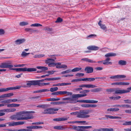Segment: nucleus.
Instances as JSON below:
<instances>
[{
    "instance_id": "nucleus-64",
    "label": "nucleus",
    "mask_w": 131,
    "mask_h": 131,
    "mask_svg": "<svg viewBox=\"0 0 131 131\" xmlns=\"http://www.w3.org/2000/svg\"><path fill=\"white\" fill-rule=\"evenodd\" d=\"M125 112L126 113L131 114V110H124Z\"/></svg>"
},
{
    "instance_id": "nucleus-52",
    "label": "nucleus",
    "mask_w": 131,
    "mask_h": 131,
    "mask_svg": "<svg viewBox=\"0 0 131 131\" xmlns=\"http://www.w3.org/2000/svg\"><path fill=\"white\" fill-rule=\"evenodd\" d=\"M49 84V83H39V84H38L39 85V86H43V85H48Z\"/></svg>"
},
{
    "instance_id": "nucleus-22",
    "label": "nucleus",
    "mask_w": 131,
    "mask_h": 131,
    "mask_svg": "<svg viewBox=\"0 0 131 131\" xmlns=\"http://www.w3.org/2000/svg\"><path fill=\"white\" fill-rule=\"evenodd\" d=\"M59 109L57 108H49V114H54V111H58Z\"/></svg>"
},
{
    "instance_id": "nucleus-15",
    "label": "nucleus",
    "mask_w": 131,
    "mask_h": 131,
    "mask_svg": "<svg viewBox=\"0 0 131 131\" xmlns=\"http://www.w3.org/2000/svg\"><path fill=\"white\" fill-rule=\"evenodd\" d=\"M69 117H63L59 118H55L53 120V121H65L67 120Z\"/></svg>"
},
{
    "instance_id": "nucleus-7",
    "label": "nucleus",
    "mask_w": 131,
    "mask_h": 131,
    "mask_svg": "<svg viewBox=\"0 0 131 131\" xmlns=\"http://www.w3.org/2000/svg\"><path fill=\"white\" fill-rule=\"evenodd\" d=\"M13 66L6 62L2 63L0 64V68H9V69L13 67Z\"/></svg>"
},
{
    "instance_id": "nucleus-11",
    "label": "nucleus",
    "mask_w": 131,
    "mask_h": 131,
    "mask_svg": "<svg viewBox=\"0 0 131 131\" xmlns=\"http://www.w3.org/2000/svg\"><path fill=\"white\" fill-rule=\"evenodd\" d=\"M39 84L38 81H29L26 84L27 85L30 86L31 85H35Z\"/></svg>"
},
{
    "instance_id": "nucleus-14",
    "label": "nucleus",
    "mask_w": 131,
    "mask_h": 131,
    "mask_svg": "<svg viewBox=\"0 0 131 131\" xmlns=\"http://www.w3.org/2000/svg\"><path fill=\"white\" fill-rule=\"evenodd\" d=\"M87 49L89 50L96 51L98 50L99 48L95 46H90L88 47Z\"/></svg>"
},
{
    "instance_id": "nucleus-32",
    "label": "nucleus",
    "mask_w": 131,
    "mask_h": 131,
    "mask_svg": "<svg viewBox=\"0 0 131 131\" xmlns=\"http://www.w3.org/2000/svg\"><path fill=\"white\" fill-rule=\"evenodd\" d=\"M28 22L25 21H22L19 23V25L20 26H25L28 25Z\"/></svg>"
},
{
    "instance_id": "nucleus-9",
    "label": "nucleus",
    "mask_w": 131,
    "mask_h": 131,
    "mask_svg": "<svg viewBox=\"0 0 131 131\" xmlns=\"http://www.w3.org/2000/svg\"><path fill=\"white\" fill-rule=\"evenodd\" d=\"M10 118L13 120H17V121L21 120L22 119H24V118H20L19 117L18 113H17L16 115H14L10 116Z\"/></svg>"
},
{
    "instance_id": "nucleus-55",
    "label": "nucleus",
    "mask_w": 131,
    "mask_h": 131,
    "mask_svg": "<svg viewBox=\"0 0 131 131\" xmlns=\"http://www.w3.org/2000/svg\"><path fill=\"white\" fill-rule=\"evenodd\" d=\"M71 83H60V86L66 85L71 84Z\"/></svg>"
},
{
    "instance_id": "nucleus-18",
    "label": "nucleus",
    "mask_w": 131,
    "mask_h": 131,
    "mask_svg": "<svg viewBox=\"0 0 131 131\" xmlns=\"http://www.w3.org/2000/svg\"><path fill=\"white\" fill-rule=\"evenodd\" d=\"M21 86H17L14 87H11L10 88H6V92L7 91L9 90H13L19 89H20Z\"/></svg>"
},
{
    "instance_id": "nucleus-63",
    "label": "nucleus",
    "mask_w": 131,
    "mask_h": 131,
    "mask_svg": "<svg viewBox=\"0 0 131 131\" xmlns=\"http://www.w3.org/2000/svg\"><path fill=\"white\" fill-rule=\"evenodd\" d=\"M6 124L8 125V126L10 127L13 126V122H9L6 123Z\"/></svg>"
},
{
    "instance_id": "nucleus-24",
    "label": "nucleus",
    "mask_w": 131,
    "mask_h": 131,
    "mask_svg": "<svg viewBox=\"0 0 131 131\" xmlns=\"http://www.w3.org/2000/svg\"><path fill=\"white\" fill-rule=\"evenodd\" d=\"M101 22L102 21L101 20H100L98 23L99 25L100 26L101 28L103 30H105L106 29V27L105 26V25L102 24L101 23Z\"/></svg>"
},
{
    "instance_id": "nucleus-53",
    "label": "nucleus",
    "mask_w": 131,
    "mask_h": 131,
    "mask_svg": "<svg viewBox=\"0 0 131 131\" xmlns=\"http://www.w3.org/2000/svg\"><path fill=\"white\" fill-rule=\"evenodd\" d=\"M44 30H47L49 31H52V28L46 27L44 28Z\"/></svg>"
},
{
    "instance_id": "nucleus-21",
    "label": "nucleus",
    "mask_w": 131,
    "mask_h": 131,
    "mask_svg": "<svg viewBox=\"0 0 131 131\" xmlns=\"http://www.w3.org/2000/svg\"><path fill=\"white\" fill-rule=\"evenodd\" d=\"M105 116L107 118V119L108 118H110L111 119H121V117L117 116H110L109 115H105Z\"/></svg>"
},
{
    "instance_id": "nucleus-39",
    "label": "nucleus",
    "mask_w": 131,
    "mask_h": 131,
    "mask_svg": "<svg viewBox=\"0 0 131 131\" xmlns=\"http://www.w3.org/2000/svg\"><path fill=\"white\" fill-rule=\"evenodd\" d=\"M120 107L129 108H131V106L128 104H123L121 105Z\"/></svg>"
},
{
    "instance_id": "nucleus-16",
    "label": "nucleus",
    "mask_w": 131,
    "mask_h": 131,
    "mask_svg": "<svg viewBox=\"0 0 131 131\" xmlns=\"http://www.w3.org/2000/svg\"><path fill=\"white\" fill-rule=\"evenodd\" d=\"M25 123V121H23L17 122H13V126L22 125L24 124Z\"/></svg>"
},
{
    "instance_id": "nucleus-36",
    "label": "nucleus",
    "mask_w": 131,
    "mask_h": 131,
    "mask_svg": "<svg viewBox=\"0 0 131 131\" xmlns=\"http://www.w3.org/2000/svg\"><path fill=\"white\" fill-rule=\"evenodd\" d=\"M45 56L44 54H39L35 55L34 56V58H40L43 57Z\"/></svg>"
},
{
    "instance_id": "nucleus-1",
    "label": "nucleus",
    "mask_w": 131,
    "mask_h": 131,
    "mask_svg": "<svg viewBox=\"0 0 131 131\" xmlns=\"http://www.w3.org/2000/svg\"><path fill=\"white\" fill-rule=\"evenodd\" d=\"M92 110H83L80 111L77 116V117L81 118H87L90 117V115L88 114L91 112Z\"/></svg>"
},
{
    "instance_id": "nucleus-33",
    "label": "nucleus",
    "mask_w": 131,
    "mask_h": 131,
    "mask_svg": "<svg viewBox=\"0 0 131 131\" xmlns=\"http://www.w3.org/2000/svg\"><path fill=\"white\" fill-rule=\"evenodd\" d=\"M119 110V109L118 108H110L107 109L108 111H118Z\"/></svg>"
},
{
    "instance_id": "nucleus-54",
    "label": "nucleus",
    "mask_w": 131,
    "mask_h": 131,
    "mask_svg": "<svg viewBox=\"0 0 131 131\" xmlns=\"http://www.w3.org/2000/svg\"><path fill=\"white\" fill-rule=\"evenodd\" d=\"M49 91V90L47 89H44L40 90V93L48 92Z\"/></svg>"
},
{
    "instance_id": "nucleus-62",
    "label": "nucleus",
    "mask_w": 131,
    "mask_h": 131,
    "mask_svg": "<svg viewBox=\"0 0 131 131\" xmlns=\"http://www.w3.org/2000/svg\"><path fill=\"white\" fill-rule=\"evenodd\" d=\"M96 35L94 34H91L88 36L87 37H89L90 38H93L95 37H96Z\"/></svg>"
},
{
    "instance_id": "nucleus-30",
    "label": "nucleus",
    "mask_w": 131,
    "mask_h": 131,
    "mask_svg": "<svg viewBox=\"0 0 131 131\" xmlns=\"http://www.w3.org/2000/svg\"><path fill=\"white\" fill-rule=\"evenodd\" d=\"M16 110L14 108H10L5 109V110L6 112L9 113L13 112L15 111Z\"/></svg>"
},
{
    "instance_id": "nucleus-58",
    "label": "nucleus",
    "mask_w": 131,
    "mask_h": 131,
    "mask_svg": "<svg viewBox=\"0 0 131 131\" xmlns=\"http://www.w3.org/2000/svg\"><path fill=\"white\" fill-rule=\"evenodd\" d=\"M41 97V96H38L35 97H33L32 98V99L34 100L35 101H36V100L37 99H39L40 97Z\"/></svg>"
},
{
    "instance_id": "nucleus-29",
    "label": "nucleus",
    "mask_w": 131,
    "mask_h": 131,
    "mask_svg": "<svg viewBox=\"0 0 131 131\" xmlns=\"http://www.w3.org/2000/svg\"><path fill=\"white\" fill-rule=\"evenodd\" d=\"M118 64L121 66H124L126 64V62L125 61L121 60L119 61Z\"/></svg>"
},
{
    "instance_id": "nucleus-44",
    "label": "nucleus",
    "mask_w": 131,
    "mask_h": 131,
    "mask_svg": "<svg viewBox=\"0 0 131 131\" xmlns=\"http://www.w3.org/2000/svg\"><path fill=\"white\" fill-rule=\"evenodd\" d=\"M103 64L104 65H107L109 64H112V62H109L107 61H103Z\"/></svg>"
},
{
    "instance_id": "nucleus-3",
    "label": "nucleus",
    "mask_w": 131,
    "mask_h": 131,
    "mask_svg": "<svg viewBox=\"0 0 131 131\" xmlns=\"http://www.w3.org/2000/svg\"><path fill=\"white\" fill-rule=\"evenodd\" d=\"M91 126H73L71 128V129H73L77 131H89L88 130L86 129L90 128H92Z\"/></svg>"
},
{
    "instance_id": "nucleus-40",
    "label": "nucleus",
    "mask_w": 131,
    "mask_h": 131,
    "mask_svg": "<svg viewBox=\"0 0 131 131\" xmlns=\"http://www.w3.org/2000/svg\"><path fill=\"white\" fill-rule=\"evenodd\" d=\"M31 27H39L42 26V25L39 23H35L31 24L30 25Z\"/></svg>"
},
{
    "instance_id": "nucleus-37",
    "label": "nucleus",
    "mask_w": 131,
    "mask_h": 131,
    "mask_svg": "<svg viewBox=\"0 0 131 131\" xmlns=\"http://www.w3.org/2000/svg\"><path fill=\"white\" fill-rule=\"evenodd\" d=\"M97 86L94 85H92L91 84H86L85 87L87 88H94L95 87H96Z\"/></svg>"
},
{
    "instance_id": "nucleus-23",
    "label": "nucleus",
    "mask_w": 131,
    "mask_h": 131,
    "mask_svg": "<svg viewBox=\"0 0 131 131\" xmlns=\"http://www.w3.org/2000/svg\"><path fill=\"white\" fill-rule=\"evenodd\" d=\"M116 55V54L115 53L112 52H110L106 54L105 55V57H110L114 56Z\"/></svg>"
},
{
    "instance_id": "nucleus-43",
    "label": "nucleus",
    "mask_w": 131,
    "mask_h": 131,
    "mask_svg": "<svg viewBox=\"0 0 131 131\" xmlns=\"http://www.w3.org/2000/svg\"><path fill=\"white\" fill-rule=\"evenodd\" d=\"M42 113L44 114H49V108L45 110Z\"/></svg>"
},
{
    "instance_id": "nucleus-48",
    "label": "nucleus",
    "mask_w": 131,
    "mask_h": 131,
    "mask_svg": "<svg viewBox=\"0 0 131 131\" xmlns=\"http://www.w3.org/2000/svg\"><path fill=\"white\" fill-rule=\"evenodd\" d=\"M71 72V70L70 69H69L67 70L66 71H63L61 72L62 74H64L67 73H69Z\"/></svg>"
},
{
    "instance_id": "nucleus-25",
    "label": "nucleus",
    "mask_w": 131,
    "mask_h": 131,
    "mask_svg": "<svg viewBox=\"0 0 131 131\" xmlns=\"http://www.w3.org/2000/svg\"><path fill=\"white\" fill-rule=\"evenodd\" d=\"M54 59H47L45 61V63H51L52 62L55 61V60L56 59V58H55Z\"/></svg>"
},
{
    "instance_id": "nucleus-41",
    "label": "nucleus",
    "mask_w": 131,
    "mask_h": 131,
    "mask_svg": "<svg viewBox=\"0 0 131 131\" xmlns=\"http://www.w3.org/2000/svg\"><path fill=\"white\" fill-rule=\"evenodd\" d=\"M90 104H84L81 105V106L85 108H90Z\"/></svg>"
},
{
    "instance_id": "nucleus-20",
    "label": "nucleus",
    "mask_w": 131,
    "mask_h": 131,
    "mask_svg": "<svg viewBox=\"0 0 131 131\" xmlns=\"http://www.w3.org/2000/svg\"><path fill=\"white\" fill-rule=\"evenodd\" d=\"M53 128L54 129L58 130H63L65 129V128L64 127V126L62 125H57L54 126L53 127Z\"/></svg>"
},
{
    "instance_id": "nucleus-31",
    "label": "nucleus",
    "mask_w": 131,
    "mask_h": 131,
    "mask_svg": "<svg viewBox=\"0 0 131 131\" xmlns=\"http://www.w3.org/2000/svg\"><path fill=\"white\" fill-rule=\"evenodd\" d=\"M102 88H98L92 90L91 91L93 92H96L102 91Z\"/></svg>"
},
{
    "instance_id": "nucleus-28",
    "label": "nucleus",
    "mask_w": 131,
    "mask_h": 131,
    "mask_svg": "<svg viewBox=\"0 0 131 131\" xmlns=\"http://www.w3.org/2000/svg\"><path fill=\"white\" fill-rule=\"evenodd\" d=\"M60 79V78L59 77L55 78H46L45 79V80L48 81H55L57 80H59Z\"/></svg>"
},
{
    "instance_id": "nucleus-10",
    "label": "nucleus",
    "mask_w": 131,
    "mask_h": 131,
    "mask_svg": "<svg viewBox=\"0 0 131 131\" xmlns=\"http://www.w3.org/2000/svg\"><path fill=\"white\" fill-rule=\"evenodd\" d=\"M115 89V94H122L127 93L126 90H120L119 88Z\"/></svg>"
},
{
    "instance_id": "nucleus-4",
    "label": "nucleus",
    "mask_w": 131,
    "mask_h": 131,
    "mask_svg": "<svg viewBox=\"0 0 131 131\" xmlns=\"http://www.w3.org/2000/svg\"><path fill=\"white\" fill-rule=\"evenodd\" d=\"M10 70H15L17 72H31L35 71L36 70V69L35 68H11Z\"/></svg>"
},
{
    "instance_id": "nucleus-46",
    "label": "nucleus",
    "mask_w": 131,
    "mask_h": 131,
    "mask_svg": "<svg viewBox=\"0 0 131 131\" xmlns=\"http://www.w3.org/2000/svg\"><path fill=\"white\" fill-rule=\"evenodd\" d=\"M106 91L108 92H114L115 91V89H114L110 88V89H107L106 90Z\"/></svg>"
},
{
    "instance_id": "nucleus-47",
    "label": "nucleus",
    "mask_w": 131,
    "mask_h": 131,
    "mask_svg": "<svg viewBox=\"0 0 131 131\" xmlns=\"http://www.w3.org/2000/svg\"><path fill=\"white\" fill-rule=\"evenodd\" d=\"M29 53H26L25 51H23L21 53V56L23 57H25L27 56L29 54Z\"/></svg>"
},
{
    "instance_id": "nucleus-19",
    "label": "nucleus",
    "mask_w": 131,
    "mask_h": 131,
    "mask_svg": "<svg viewBox=\"0 0 131 131\" xmlns=\"http://www.w3.org/2000/svg\"><path fill=\"white\" fill-rule=\"evenodd\" d=\"M25 41V39H18L15 41V43L17 45H19L24 43Z\"/></svg>"
},
{
    "instance_id": "nucleus-6",
    "label": "nucleus",
    "mask_w": 131,
    "mask_h": 131,
    "mask_svg": "<svg viewBox=\"0 0 131 131\" xmlns=\"http://www.w3.org/2000/svg\"><path fill=\"white\" fill-rule=\"evenodd\" d=\"M126 76L124 75H117L110 77V78L111 79H114L115 81H118L120 79L125 78Z\"/></svg>"
},
{
    "instance_id": "nucleus-59",
    "label": "nucleus",
    "mask_w": 131,
    "mask_h": 131,
    "mask_svg": "<svg viewBox=\"0 0 131 131\" xmlns=\"http://www.w3.org/2000/svg\"><path fill=\"white\" fill-rule=\"evenodd\" d=\"M66 93V91H59V95H64Z\"/></svg>"
},
{
    "instance_id": "nucleus-49",
    "label": "nucleus",
    "mask_w": 131,
    "mask_h": 131,
    "mask_svg": "<svg viewBox=\"0 0 131 131\" xmlns=\"http://www.w3.org/2000/svg\"><path fill=\"white\" fill-rule=\"evenodd\" d=\"M129 84V83L128 82H121L120 85H128Z\"/></svg>"
},
{
    "instance_id": "nucleus-56",
    "label": "nucleus",
    "mask_w": 131,
    "mask_h": 131,
    "mask_svg": "<svg viewBox=\"0 0 131 131\" xmlns=\"http://www.w3.org/2000/svg\"><path fill=\"white\" fill-rule=\"evenodd\" d=\"M75 75L77 77L83 76L84 75V74L82 73H78L76 74Z\"/></svg>"
},
{
    "instance_id": "nucleus-17",
    "label": "nucleus",
    "mask_w": 131,
    "mask_h": 131,
    "mask_svg": "<svg viewBox=\"0 0 131 131\" xmlns=\"http://www.w3.org/2000/svg\"><path fill=\"white\" fill-rule=\"evenodd\" d=\"M87 95L86 94L84 93L82 94H78L73 95V98H79L84 96H86Z\"/></svg>"
},
{
    "instance_id": "nucleus-8",
    "label": "nucleus",
    "mask_w": 131,
    "mask_h": 131,
    "mask_svg": "<svg viewBox=\"0 0 131 131\" xmlns=\"http://www.w3.org/2000/svg\"><path fill=\"white\" fill-rule=\"evenodd\" d=\"M62 100L63 101H67L60 102V104H66L67 103H71V97L63 98Z\"/></svg>"
},
{
    "instance_id": "nucleus-26",
    "label": "nucleus",
    "mask_w": 131,
    "mask_h": 131,
    "mask_svg": "<svg viewBox=\"0 0 131 131\" xmlns=\"http://www.w3.org/2000/svg\"><path fill=\"white\" fill-rule=\"evenodd\" d=\"M25 30L26 32H36L37 31L36 30H34L33 29L29 28H26L25 29Z\"/></svg>"
},
{
    "instance_id": "nucleus-51",
    "label": "nucleus",
    "mask_w": 131,
    "mask_h": 131,
    "mask_svg": "<svg viewBox=\"0 0 131 131\" xmlns=\"http://www.w3.org/2000/svg\"><path fill=\"white\" fill-rule=\"evenodd\" d=\"M7 97H10L14 95V94L12 93H8L6 94Z\"/></svg>"
},
{
    "instance_id": "nucleus-38",
    "label": "nucleus",
    "mask_w": 131,
    "mask_h": 131,
    "mask_svg": "<svg viewBox=\"0 0 131 131\" xmlns=\"http://www.w3.org/2000/svg\"><path fill=\"white\" fill-rule=\"evenodd\" d=\"M58 90V88L57 87H55L54 88H51L49 91L52 92L56 91Z\"/></svg>"
},
{
    "instance_id": "nucleus-35",
    "label": "nucleus",
    "mask_w": 131,
    "mask_h": 131,
    "mask_svg": "<svg viewBox=\"0 0 131 131\" xmlns=\"http://www.w3.org/2000/svg\"><path fill=\"white\" fill-rule=\"evenodd\" d=\"M95 79H96L95 78H85V81H94Z\"/></svg>"
},
{
    "instance_id": "nucleus-42",
    "label": "nucleus",
    "mask_w": 131,
    "mask_h": 131,
    "mask_svg": "<svg viewBox=\"0 0 131 131\" xmlns=\"http://www.w3.org/2000/svg\"><path fill=\"white\" fill-rule=\"evenodd\" d=\"M124 125H131V121H126L125 123L123 124Z\"/></svg>"
},
{
    "instance_id": "nucleus-45",
    "label": "nucleus",
    "mask_w": 131,
    "mask_h": 131,
    "mask_svg": "<svg viewBox=\"0 0 131 131\" xmlns=\"http://www.w3.org/2000/svg\"><path fill=\"white\" fill-rule=\"evenodd\" d=\"M63 21V19L62 18L59 17L55 21L56 23H60L62 22Z\"/></svg>"
},
{
    "instance_id": "nucleus-50",
    "label": "nucleus",
    "mask_w": 131,
    "mask_h": 131,
    "mask_svg": "<svg viewBox=\"0 0 131 131\" xmlns=\"http://www.w3.org/2000/svg\"><path fill=\"white\" fill-rule=\"evenodd\" d=\"M124 101L125 102V103L131 104V100L127 99L124 100Z\"/></svg>"
},
{
    "instance_id": "nucleus-2",
    "label": "nucleus",
    "mask_w": 131,
    "mask_h": 131,
    "mask_svg": "<svg viewBox=\"0 0 131 131\" xmlns=\"http://www.w3.org/2000/svg\"><path fill=\"white\" fill-rule=\"evenodd\" d=\"M77 98H73V95L71 97V103H75L77 102L84 103H96L98 102L97 101L94 100H77L75 99Z\"/></svg>"
},
{
    "instance_id": "nucleus-13",
    "label": "nucleus",
    "mask_w": 131,
    "mask_h": 131,
    "mask_svg": "<svg viewBox=\"0 0 131 131\" xmlns=\"http://www.w3.org/2000/svg\"><path fill=\"white\" fill-rule=\"evenodd\" d=\"M26 128L28 129H29L30 131L32 130V129H37L38 128H42V127L40 126H28L26 127Z\"/></svg>"
},
{
    "instance_id": "nucleus-27",
    "label": "nucleus",
    "mask_w": 131,
    "mask_h": 131,
    "mask_svg": "<svg viewBox=\"0 0 131 131\" xmlns=\"http://www.w3.org/2000/svg\"><path fill=\"white\" fill-rule=\"evenodd\" d=\"M61 64V63L60 62H53L49 64L48 66L50 67H54L56 65Z\"/></svg>"
},
{
    "instance_id": "nucleus-57",
    "label": "nucleus",
    "mask_w": 131,
    "mask_h": 131,
    "mask_svg": "<svg viewBox=\"0 0 131 131\" xmlns=\"http://www.w3.org/2000/svg\"><path fill=\"white\" fill-rule=\"evenodd\" d=\"M17 131H30L29 129H21L17 130Z\"/></svg>"
},
{
    "instance_id": "nucleus-34",
    "label": "nucleus",
    "mask_w": 131,
    "mask_h": 131,
    "mask_svg": "<svg viewBox=\"0 0 131 131\" xmlns=\"http://www.w3.org/2000/svg\"><path fill=\"white\" fill-rule=\"evenodd\" d=\"M81 69L82 68H76L72 69L71 70V71L72 72L78 71L81 70Z\"/></svg>"
},
{
    "instance_id": "nucleus-60",
    "label": "nucleus",
    "mask_w": 131,
    "mask_h": 131,
    "mask_svg": "<svg viewBox=\"0 0 131 131\" xmlns=\"http://www.w3.org/2000/svg\"><path fill=\"white\" fill-rule=\"evenodd\" d=\"M5 33V31L3 29H0V35H3Z\"/></svg>"
},
{
    "instance_id": "nucleus-61",
    "label": "nucleus",
    "mask_w": 131,
    "mask_h": 131,
    "mask_svg": "<svg viewBox=\"0 0 131 131\" xmlns=\"http://www.w3.org/2000/svg\"><path fill=\"white\" fill-rule=\"evenodd\" d=\"M48 69V68L47 67H42L41 69V71L42 72L44 71H45L47 70Z\"/></svg>"
},
{
    "instance_id": "nucleus-12",
    "label": "nucleus",
    "mask_w": 131,
    "mask_h": 131,
    "mask_svg": "<svg viewBox=\"0 0 131 131\" xmlns=\"http://www.w3.org/2000/svg\"><path fill=\"white\" fill-rule=\"evenodd\" d=\"M84 70L86 73H90L93 72V68L92 67L88 66L85 67Z\"/></svg>"
},
{
    "instance_id": "nucleus-5",
    "label": "nucleus",
    "mask_w": 131,
    "mask_h": 131,
    "mask_svg": "<svg viewBox=\"0 0 131 131\" xmlns=\"http://www.w3.org/2000/svg\"><path fill=\"white\" fill-rule=\"evenodd\" d=\"M19 117L24 118L21 120H28L29 119L31 118L29 117H26L28 116V111H22L18 113Z\"/></svg>"
}]
</instances>
